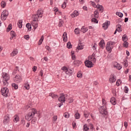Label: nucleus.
<instances>
[{"label": "nucleus", "mask_w": 131, "mask_h": 131, "mask_svg": "<svg viewBox=\"0 0 131 131\" xmlns=\"http://www.w3.org/2000/svg\"><path fill=\"white\" fill-rule=\"evenodd\" d=\"M72 60H75L76 59L75 55H74V53H73L72 52Z\"/></svg>", "instance_id": "obj_55"}, {"label": "nucleus", "mask_w": 131, "mask_h": 131, "mask_svg": "<svg viewBox=\"0 0 131 131\" xmlns=\"http://www.w3.org/2000/svg\"><path fill=\"white\" fill-rule=\"evenodd\" d=\"M110 82L111 83H113V82H115L116 81V77L114 74H111V77L109 79Z\"/></svg>", "instance_id": "obj_11"}, {"label": "nucleus", "mask_w": 131, "mask_h": 131, "mask_svg": "<svg viewBox=\"0 0 131 131\" xmlns=\"http://www.w3.org/2000/svg\"><path fill=\"white\" fill-rule=\"evenodd\" d=\"M81 61H79V60H75L74 62H73V64L74 65H76V66H79L81 64Z\"/></svg>", "instance_id": "obj_21"}, {"label": "nucleus", "mask_w": 131, "mask_h": 131, "mask_svg": "<svg viewBox=\"0 0 131 131\" xmlns=\"http://www.w3.org/2000/svg\"><path fill=\"white\" fill-rule=\"evenodd\" d=\"M35 122H36V120H35V119L32 120L31 123L32 124H34V123H35Z\"/></svg>", "instance_id": "obj_61"}, {"label": "nucleus", "mask_w": 131, "mask_h": 131, "mask_svg": "<svg viewBox=\"0 0 131 131\" xmlns=\"http://www.w3.org/2000/svg\"><path fill=\"white\" fill-rule=\"evenodd\" d=\"M6 6V2H5L4 1H2L1 2V7L2 8H5Z\"/></svg>", "instance_id": "obj_44"}, {"label": "nucleus", "mask_w": 131, "mask_h": 131, "mask_svg": "<svg viewBox=\"0 0 131 131\" xmlns=\"http://www.w3.org/2000/svg\"><path fill=\"white\" fill-rule=\"evenodd\" d=\"M98 10H99L100 13H103L104 12V7L103 6L100 5V4H97V7H96Z\"/></svg>", "instance_id": "obj_14"}, {"label": "nucleus", "mask_w": 131, "mask_h": 131, "mask_svg": "<svg viewBox=\"0 0 131 131\" xmlns=\"http://www.w3.org/2000/svg\"><path fill=\"white\" fill-rule=\"evenodd\" d=\"M14 82L16 83H19L22 81V78L19 75H16L15 77L13 78Z\"/></svg>", "instance_id": "obj_7"}, {"label": "nucleus", "mask_w": 131, "mask_h": 131, "mask_svg": "<svg viewBox=\"0 0 131 131\" xmlns=\"http://www.w3.org/2000/svg\"><path fill=\"white\" fill-rule=\"evenodd\" d=\"M12 86H13V88H14L15 90H18V85L17 84L12 83Z\"/></svg>", "instance_id": "obj_43"}, {"label": "nucleus", "mask_w": 131, "mask_h": 131, "mask_svg": "<svg viewBox=\"0 0 131 131\" xmlns=\"http://www.w3.org/2000/svg\"><path fill=\"white\" fill-rule=\"evenodd\" d=\"M116 15L119 16V17H120V18H122V17H123V14L121 12H116Z\"/></svg>", "instance_id": "obj_42"}, {"label": "nucleus", "mask_w": 131, "mask_h": 131, "mask_svg": "<svg viewBox=\"0 0 131 131\" xmlns=\"http://www.w3.org/2000/svg\"><path fill=\"white\" fill-rule=\"evenodd\" d=\"M89 126H90V128H92V129H94V126L92 124H90Z\"/></svg>", "instance_id": "obj_64"}, {"label": "nucleus", "mask_w": 131, "mask_h": 131, "mask_svg": "<svg viewBox=\"0 0 131 131\" xmlns=\"http://www.w3.org/2000/svg\"><path fill=\"white\" fill-rule=\"evenodd\" d=\"M10 34L12 36L15 37L16 36V33L14 31H11L10 32Z\"/></svg>", "instance_id": "obj_47"}, {"label": "nucleus", "mask_w": 131, "mask_h": 131, "mask_svg": "<svg viewBox=\"0 0 131 131\" xmlns=\"http://www.w3.org/2000/svg\"><path fill=\"white\" fill-rule=\"evenodd\" d=\"M13 121L14 122H17V121H19V116H18V115H15L14 116Z\"/></svg>", "instance_id": "obj_27"}, {"label": "nucleus", "mask_w": 131, "mask_h": 131, "mask_svg": "<svg viewBox=\"0 0 131 131\" xmlns=\"http://www.w3.org/2000/svg\"><path fill=\"white\" fill-rule=\"evenodd\" d=\"M17 54H18V51H17V50L14 49L12 52V53H11V57H14L16 56V55H17Z\"/></svg>", "instance_id": "obj_23"}, {"label": "nucleus", "mask_w": 131, "mask_h": 131, "mask_svg": "<svg viewBox=\"0 0 131 131\" xmlns=\"http://www.w3.org/2000/svg\"><path fill=\"white\" fill-rule=\"evenodd\" d=\"M122 39L123 41H127V40H128V38H127V36L126 35V34H124L122 36Z\"/></svg>", "instance_id": "obj_25"}, {"label": "nucleus", "mask_w": 131, "mask_h": 131, "mask_svg": "<svg viewBox=\"0 0 131 131\" xmlns=\"http://www.w3.org/2000/svg\"><path fill=\"white\" fill-rule=\"evenodd\" d=\"M62 38L63 41H67V33L66 32L63 33Z\"/></svg>", "instance_id": "obj_22"}, {"label": "nucleus", "mask_w": 131, "mask_h": 131, "mask_svg": "<svg viewBox=\"0 0 131 131\" xmlns=\"http://www.w3.org/2000/svg\"><path fill=\"white\" fill-rule=\"evenodd\" d=\"M24 38H25V39H26L27 40H29V35H26L24 36Z\"/></svg>", "instance_id": "obj_54"}, {"label": "nucleus", "mask_w": 131, "mask_h": 131, "mask_svg": "<svg viewBox=\"0 0 131 131\" xmlns=\"http://www.w3.org/2000/svg\"><path fill=\"white\" fill-rule=\"evenodd\" d=\"M85 65L86 67H88V68H92V67H94V63H93V62L92 61L90 60H86L84 61Z\"/></svg>", "instance_id": "obj_8"}, {"label": "nucleus", "mask_w": 131, "mask_h": 131, "mask_svg": "<svg viewBox=\"0 0 131 131\" xmlns=\"http://www.w3.org/2000/svg\"><path fill=\"white\" fill-rule=\"evenodd\" d=\"M90 115V113L88 112V111H85L84 112V116L86 118H88Z\"/></svg>", "instance_id": "obj_30"}, {"label": "nucleus", "mask_w": 131, "mask_h": 131, "mask_svg": "<svg viewBox=\"0 0 131 131\" xmlns=\"http://www.w3.org/2000/svg\"><path fill=\"white\" fill-rule=\"evenodd\" d=\"M42 41H43V35H42L41 36V38L38 42L39 46H40V45H41V43H42Z\"/></svg>", "instance_id": "obj_35"}, {"label": "nucleus", "mask_w": 131, "mask_h": 131, "mask_svg": "<svg viewBox=\"0 0 131 131\" xmlns=\"http://www.w3.org/2000/svg\"><path fill=\"white\" fill-rule=\"evenodd\" d=\"M58 119V117L57 116L53 117V121H56Z\"/></svg>", "instance_id": "obj_58"}, {"label": "nucleus", "mask_w": 131, "mask_h": 131, "mask_svg": "<svg viewBox=\"0 0 131 131\" xmlns=\"http://www.w3.org/2000/svg\"><path fill=\"white\" fill-rule=\"evenodd\" d=\"M59 102H61V103H64L65 102L66 98H65V95L64 94H60L59 97L58 98Z\"/></svg>", "instance_id": "obj_9"}, {"label": "nucleus", "mask_w": 131, "mask_h": 131, "mask_svg": "<svg viewBox=\"0 0 131 131\" xmlns=\"http://www.w3.org/2000/svg\"><path fill=\"white\" fill-rule=\"evenodd\" d=\"M99 46L100 48H102V49H104V47H105V42L104 41V40H101L100 42H99Z\"/></svg>", "instance_id": "obj_20"}, {"label": "nucleus", "mask_w": 131, "mask_h": 131, "mask_svg": "<svg viewBox=\"0 0 131 131\" xmlns=\"http://www.w3.org/2000/svg\"><path fill=\"white\" fill-rule=\"evenodd\" d=\"M81 32H83V33H85V32H86V31H88V28H84V27H82L81 29Z\"/></svg>", "instance_id": "obj_33"}, {"label": "nucleus", "mask_w": 131, "mask_h": 131, "mask_svg": "<svg viewBox=\"0 0 131 131\" xmlns=\"http://www.w3.org/2000/svg\"><path fill=\"white\" fill-rule=\"evenodd\" d=\"M67 48H68V49L72 48V45H71V42L70 41L67 43Z\"/></svg>", "instance_id": "obj_32"}, {"label": "nucleus", "mask_w": 131, "mask_h": 131, "mask_svg": "<svg viewBox=\"0 0 131 131\" xmlns=\"http://www.w3.org/2000/svg\"><path fill=\"white\" fill-rule=\"evenodd\" d=\"M18 71H19V70H18V67H16L12 73L13 75H15V74H16Z\"/></svg>", "instance_id": "obj_36"}, {"label": "nucleus", "mask_w": 131, "mask_h": 131, "mask_svg": "<svg viewBox=\"0 0 131 131\" xmlns=\"http://www.w3.org/2000/svg\"><path fill=\"white\" fill-rule=\"evenodd\" d=\"M49 96L51 97L52 99H58L59 98V96L58 95L54 93H50Z\"/></svg>", "instance_id": "obj_16"}, {"label": "nucleus", "mask_w": 131, "mask_h": 131, "mask_svg": "<svg viewBox=\"0 0 131 131\" xmlns=\"http://www.w3.org/2000/svg\"><path fill=\"white\" fill-rule=\"evenodd\" d=\"M91 20H92V22H94V23L98 24V19H97L95 18H92Z\"/></svg>", "instance_id": "obj_48"}, {"label": "nucleus", "mask_w": 131, "mask_h": 131, "mask_svg": "<svg viewBox=\"0 0 131 131\" xmlns=\"http://www.w3.org/2000/svg\"><path fill=\"white\" fill-rule=\"evenodd\" d=\"M115 45V42L113 41H108L107 43V45L106 46V49L109 53H111L112 51V49H113V47H114V45Z\"/></svg>", "instance_id": "obj_3"}, {"label": "nucleus", "mask_w": 131, "mask_h": 131, "mask_svg": "<svg viewBox=\"0 0 131 131\" xmlns=\"http://www.w3.org/2000/svg\"><path fill=\"white\" fill-rule=\"evenodd\" d=\"M9 16V12L7 10H4L1 14V20L5 21L7 19V17Z\"/></svg>", "instance_id": "obj_5"}, {"label": "nucleus", "mask_w": 131, "mask_h": 131, "mask_svg": "<svg viewBox=\"0 0 131 131\" xmlns=\"http://www.w3.org/2000/svg\"><path fill=\"white\" fill-rule=\"evenodd\" d=\"M62 9H65L66 8V2H64L61 5Z\"/></svg>", "instance_id": "obj_53"}, {"label": "nucleus", "mask_w": 131, "mask_h": 131, "mask_svg": "<svg viewBox=\"0 0 131 131\" xmlns=\"http://www.w3.org/2000/svg\"><path fill=\"white\" fill-rule=\"evenodd\" d=\"M102 104L103 105L104 104V106H106V101L104 99H102Z\"/></svg>", "instance_id": "obj_62"}, {"label": "nucleus", "mask_w": 131, "mask_h": 131, "mask_svg": "<svg viewBox=\"0 0 131 131\" xmlns=\"http://www.w3.org/2000/svg\"><path fill=\"white\" fill-rule=\"evenodd\" d=\"M24 86L26 90H29L30 89V86L29 85V84L28 83H26V84H24Z\"/></svg>", "instance_id": "obj_37"}, {"label": "nucleus", "mask_w": 131, "mask_h": 131, "mask_svg": "<svg viewBox=\"0 0 131 131\" xmlns=\"http://www.w3.org/2000/svg\"><path fill=\"white\" fill-rule=\"evenodd\" d=\"M124 91H125V94H127V93L128 92V88L127 86H125Z\"/></svg>", "instance_id": "obj_56"}, {"label": "nucleus", "mask_w": 131, "mask_h": 131, "mask_svg": "<svg viewBox=\"0 0 131 131\" xmlns=\"http://www.w3.org/2000/svg\"><path fill=\"white\" fill-rule=\"evenodd\" d=\"M101 111L100 112V113L102 115H107L108 112H107V108H106V106H102L101 107Z\"/></svg>", "instance_id": "obj_10"}, {"label": "nucleus", "mask_w": 131, "mask_h": 131, "mask_svg": "<svg viewBox=\"0 0 131 131\" xmlns=\"http://www.w3.org/2000/svg\"><path fill=\"white\" fill-rule=\"evenodd\" d=\"M32 26L34 27V29L35 30L36 28H37V24L36 23H33L32 24Z\"/></svg>", "instance_id": "obj_50"}, {"label": "nucleus", "mask_w": 131, "mask_h": 131, "mask_svg": "<svg viewBox=\"0 0 131 131\" xmlns=\"http://www.w3.org/2000/svg\"><path fill=\"white\" fill-rule=\"evenodd\" d=\"M109 25H110V21H107L106 23L102 24V27L104 28V30H106V29L108 28V26H109Z\"/></svg>", "instance_id": "obj_13"}, {"label": "nucleus", "mask_w": 131, "mask_h": 131, "mask_svg": "<svg viewBox=\"0 0 131 131\" xmlns=\"http://www.w3.org/2000/svg\"><path fill=\"white\" fill-rule=\"evenodd\" d=\"M74 32L75 34H79V30H78V28H76L74 30Z\"/></svg>", "instance_id": "obj_49"}, {"label": "nucleus", "mask_w": 131, "mask_h": 131, "mask_svg": "<svg viewBox=\"0 0 131 131\" xmlns=\"http://www.w3.org/2000/svg\"><path fill=\"white\" fill-rule=\"evenodd\" d=\"M63 24H64V22L61 19H60L59 24L58 25L59 27H62Z\"/></svg>", "instance_id": "obj_46"}, {"label": "nucleus", "mask_w": 131, "mask_h": 131, "mask_svg": "<svg viewBox=\"0 0 131 131\" xmlns=\"http://www.w3.org/2000/svg\"><path fill=\"white\" fill-rule=\"evenodd\" d=\"M9 121H10V117H9L8 115H6L4 117L3 123H4V124H7V123H9Z\"/></svg>", "instance_id": "obj_12"}, {"label": "nucleus", "mask_w": 131, "mask_h": 131, "mask_svg": "<svg viewBox=\"0 0 131 131\" xmlns=\"http://www.w3.org/2000/svg\"><path fill=\"white\" fill-rule=\"evenodd\" d=\"M17 25L19 28H22V20H19V21L17 23Z\"/></svg>", "instance_id": "obj_38"}, {"label": "nucleus", "mask_w": 131, "mask_h": 131, "mask_svg": "<svg viewBox=\"0 0 131 131\" xmlns=\"http://www.w3.org/2000/svg\"><path fill=\"white\" fill-rule=\"evenodd\" d=\"M94 14L95 18H99V11L97 10L94 11Z\"/></svg>", "instance_id": "obj_26"}, {"label": "nucleus", "mask_w": 131, "mask_h": 131, "mask_svg": "<svg viewBox=\"0 0 131 131\" xmlns=\"http://www.w3.org/2000/svg\"><path fill=\"white\" fill-rule=\"evenodd\" d=\"M77 50H83V46L81 45V43H79L77 47Z\"/></svg>", "instance_id": "obj_29"}, {"label": "nucleus", "mask_w": 131, "mask_h": 131, "mask_svg": "<svg viewBox=\"0 0 131 131\" xmlns=\"http://www.w3.org/2000/svg\"><path fill=\"white\" fill-rule=\"evenodd\" d=\"M110 102L112 105H116V99L115 97H112Z\"/></svg>", "instance_id": "obj_19"}, {"label": "nucleus", "mask_w": 131, "mask_h": 131, "mask_svg": "<svg viewBox=\"0 0 131 131\" xmlns=\"http://www.w3.org/2000/svg\"><path fill=\"white\" fill-rule=\"evenodd\" d=\"M33 21H34V22H36V21H37L38 18H39V16L37 14H34V15H33Z\"/></svg>", "instance_id": "obj_24"}, {"label": "nucleus", "mask_w": 131, "mask_h": 131, "mask_svg": "<svg viewBox=\"0 0 131 131\" xmlns=\"http://www.w3.org/2000/svg\"><path fill=\"white\" fill-rule=\"evenodd\" d=\"M123 46L125 47V48H128V42L127 41H124Z\"/></svg>", "instance_id": "obj_39"}, {"label": "nucleus", "mask_w": 131, "mask_h": 131, "mask_svg": "<svg viewBox=\"0 0 131 131\" xmlns=\"http://www.w3.org/2000/svg\"><path fill=\"white\" fill-rule=\"evenodd\" d=\"M89 129H90V128H89V126H88L87 124H84L83 126V130L84 131H89Z\"/></svg>", "instance_id": "obj_31"}, {"label": "nucleus", "mask_w": 131, "mask_h": 131, "mask_svg": "<svg viewBox=\"0 0 131 131\" xmlns=\"http://www.w3.org/2000/svg\"><path fill=\"white\" fill-rule=\"evenodd\" d=\"M39 75H40L41 76H42V75H43V71L42 70L40 71Z\"/></svg>", "instance_id": "obj_57"}, {"label": "nucleus", "mask_w": 131, "mask_h": 131, "mask_svg": "<svg viewBox=\"0 0 131 131\" xmlns=\"http://www.w3.org/2000/svg\"><path fill=\"white\" fill-rule=\"evenodd\" d=\"M10 30H12V24H10L8 27L7 28L6 31L7 32H9Z\"/></svg>", "instance_id": "obj_28"}, {"label": "nucleus", "mask_w": 131, "mask_h": 131, "mask_svg": "<svg viewBox=\"0 0 131 131\" xmlns=\"http://www.w3.org/2000/svg\"><path fill=\"white\" fill-rule=\"evenodd\" d=\"M124 62V66L125 67H127V66H128V63L127 60H125Z\"/></svg>", "instance_id": "obj_51"}, {"label": "nucleus", "mask_w": 131, "mask_h": 131, "mask_svg": "<svg viewBox=\"0 0 131 131\" xmlns=\"http://www.w3.org/2000/svg\"><path fill=\"white\" fill-rule=\"evenodd\" d=\"M64 116L66 118H69L70 115L68 113H65L64 114Z\"/></svg>", "instance_id": "obj_45"}, {"label": "nucleus", "mask_w": 131, "mask_h": 131, "mask_svg": "<svg viewBox=\"0 0 131 131\" xmlns=\"http://www.w3.org/2000/svg\"><path fill=\"white\" fill-rule=\"evenodd\" d=\"M1 93L4 97H8L9 95V89L7 87H4L1 90Z\"/></svg>", "instance_id": "obj_6"}, {"label": "nucleus", "mask_w": 131, "mask_h": 131, "mask_svg": "<svg viewBox=\"0 0 131 131\" xmlns=\"http://www.w3.org/2000/svg\"><path fill=\"white\" fill-rule=\"evenodd\" d=\"M43 13V11H42L41 9H39L36 13V14L39 17H42V14Z\"/></svg>", "instance_id": "obj_15"}, {"label": "nucleus", "mask_w": 131, "mask_h": 131, "mask_svg": "<svg viewBox=\"0 0 131 131\" xmlns=\"http://www.w3.org/2000/svg\"><path fill=\"white\" fill-rule=\"evenodd\" d=\"M26 26L27 28H28V30H29V31H31V25H30V24H29V23L27 24Z\"/></svg>", "instance_id": "obj_34"}, {"label": "nucleus", "mask_w": 131, "mask_h": 131, "mask_svg": "<svg viewBox=\"0 0 131 131\" xmlns=\"http://www.w3.org/2000/svg\"><path fill=\"white\" fill-rule=\"evenodd\" d=\"M36 113H37V111H36V109L32 108V112H30L29 113H28L25 116L26 120L30 121V120H31V119H32V118L34 117V115H35Z\"/></svg>", "instance_id": "obj_1"}, {"label": "nucleus", "mask_w": 131, "mask_h": 131, "mask_svg": "<svg viewBox=\"0 0 131 131\" xmlns=\"http://www.w3.org/2000/svg\"><path fill=\"white\" fill-rule=\"evenodd\" d=\"M37 69V67H33V71H34V72H35V71H36Z\"/></svg>", "instance_id": "obj_59"}, {"label": "nucleus", "mask_w": 131, "mask_h": 131, "mask_svg": "<svg viewBox=\"0 0 131 131\" xmlns=\"http://www.w3.org/2000/svg\"><path fill=\"white\" fill-rule=\"evenodd\" d=\"M114 67H116L118 70H120L121 68H122V67L120 66V64L118 63V62H115Z\"/></svg>", "instance_id": "obj_17"}, {"label": "nucleus", "mask_w": 131, "mask_h": 131, "mask_svg": "<svg viewBox=\"0 0 131 131\" xmlns=\"http://www.w3.org/2000/svg\"><path fill=\"white\" fill-rule=\"evenodd\" d=\"M80 115L79 113H76L75 115V118H76V119H79L80 118Z\"/></svg>", "instance_id": "obj_41"}, {"label": "nucleus", "mask_w": 131, "mask_h": 131, "mask_svg": "<svg viewBox=\"0 0 131 131\" xmlns=\"http://www.w3.org/2000/svg\"><path fill=\"white\" fill-rule=\"evenodd\" d=\"M92 5L93 7H94V8H97L98 7V5H96V3H95V2H92Z\"/></svg>", "instance_id": "obj_52"}, {"label": "nucleus", "mask_w": 131, "mask_h": 131, "mask_svg": "<svg viewBox=\"0 0 131 131\" xmlns=\"http://www.w3.org/2000/svg\"><path fill=\"white\" fill-rule=\"evenodd\" d=\"M54 12H58V11H59V9L57 7H54Z\"/></svg>", "instance_id": "obj_63"}, {"label": "nucleus", "mask_w": 131, "mask_h": 131, "mask_svg": "<svg viewBox=\"0 0 131 131\" xmlns=\"http://www.w3.org/2000/svg\"><path fill=\"white\" fill-rule=\"evenodd\" d=\"M61 70H63V71H65L66 74H68V75H69V76H70V75H71V74H73V73H74V72L73 70L68 69L66 67H63L61 68Z\"/></svg>", "instance_id": "obj_4"}, {"label": "nucleus", "mask_w": 131, "mask_h": 131, "mask_svg": "<svg viewBox=\"0 0 131 131\" xmlns=\"http://www.w3.org/2000/svg\"><path fill=\"white\" fill-rule=\"evenodd\" d=\"M77 77H78V78H81V77H82V74H81L80 72H78L77 74Z\"/></svg>", "instance_id": "obj_40"}, {"label": "nucleus", "mask_w": 131, "mask_h": 131, "mask_svg": "<svg viewBox=\"0 0 131 131\" xmlns=\"http://www.w3.org/2000/svg\"><path fill=\"white\" fill-rule=\"evenodd\" d=\"M10 80V76L8 75L7 73L4 74L3 75V82L4 83V85L5 86H8L9 85V82H8V80Z\"/></svg>", "instance_id": "obj_2"}, {"label": "nucleus", "mask_w": 131, "mask_h": 131, "mask_svg": "<svg viewBox=\"0 0 131 131\" xmlns=\"http://www.w3.org/2000/svg\"><path fill=\"white\" fill-rule=\"evenodd\" d=\"M117 29H121V25H118L116 26Z\"/></svg>", "instance_id": "obj_60"}, {"label": "nucleus", "mask_w": 131, "mask_h": 131, "mask_svg": "<svg viewBox=\"0 0 131 131\" xmlns=\"http://www.w3.org/2000/svg\"><path fill=\"white\" fill-rule=\"evenodd\" d=\"M79 15L78 11L75 10L74 12L71 14V16L72 18H75V17H77Z\"/></svg>", "instance_id": "obj_18"}]
</instances>
